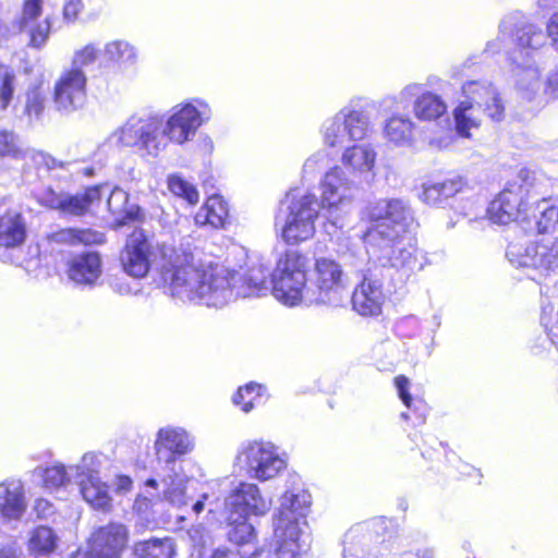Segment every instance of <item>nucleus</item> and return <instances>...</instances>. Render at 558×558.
<instances>
[{
    "mask_svg": "<svg viewBox=\"0 0 558 558\" xmlns=\"http://www.w3.org/2000/svg\"><path fill=\"white\" fill-rule=\"evenodd\" d=\"M209 499V495L207 493H204L202 496H201V499H198L196 502H194L192 505V511L195 513V514H199L201 512H203L205 510V504L206 501Z\"/></svg>",
    "mask_w": 558,
    "mask_h": 558,
    "instance_id": "obj_61",
    "label": "nucleus"
},
{
    "mask_svg": "<svg viewBox=\"0 0 558 558\" xmlns=\"http://www.w3.org/2000/svg\"><path fill=\"white\" fill-rule=\"evenodd\" d=\"M129 533L120 523H110L95 530L88 539L85 558H121L128 545Z\"/></svg>",
    "mask_w": 558,
    "mask_h": 558,
    "instance_id": "obj_20",
    "label": "nucleus"
},
{
    "mask_svg": "<svg viewBox=\"0 0 558 558\" xmlns=\"http://www.w3.org/2000/svg\"><path fill=\"white\" fill-rule=\"evenodd\" d=\"M238 278L236 298L262 296L271 291V274L264 264L252 266L243 279L240 276Z\"/></svg>",
    "mask_w": 558,
    "mask_h": 558,
    "instance_id": "obj_26",
    "label": "nucleus"
},
{
    "mask_svg": "<svg viewBox=\"0 0 558 558\" xmlns=\"http://www.w3.org/2000/svg\"><path fill=\"white\" fill-rule=\"evenodd\" d=\"M501 49V43L500 39L497 38L496 40L489 41L486 47L487 52L496 53L500 51Z\"/></svg>",
    "mask_w": 558,
    "mask_h": 558,
    "instance_id": "obj_63",
    "label": "nucleus"
},
{
    "mask_svg": "<svg viewBox=\"0 0 558 558\" xmlns=\"http://www.w3.org/2000/svg\"><path fill=\"white\" fill-rule=\"evenodd\" d=\"M213 110L202 98L178 104L166 117L147 114L131 117L110 136L116 144L136 147L153 157L165 150L169 142L183 145L191 142L197 130L211 119Z\"/></svg>",
    "mask_w": 558,
    "mask_h": 558,
    "instance_id": "obj_2",
    "label": "nucleus"
},
{
    "mask_svg": "<svg viewBox=\"0 0 558 558\" xmlns=\"http://www.w3.org/2000/svg\"><path fill=\"white\" fill-rule=\"evenodd\" d=\"M311 283L313 287H308L307 304L338 306L345 298L347 277L341 265L331 258L315 259Z\"/></svg>",
    "mask_w": 558,
    "mask_h": 558,
    "instance_id": "obj_12",
    "label": "nucleus"
},
{
    "mask_svg": "<svg viewBox=\"0 0 558 558\" xmlns=\"http://www.w3.org/2000/svg\"><path fill=\"white\" fill-rule=\"evenodd\" d=\"M512 76L517 88L531 98L542 86L541 71L532 57L509 56Z\"/></svg>",
    "mask_w": 558,
    "mask_h": 558,
    "instance_id": "obj_25",
    "label": "nucleus"
},
{
    "mask_svg": "<svg viewBox=\"0 0 558 558\" xmlns=\"http://www.w3.org/2000/svg\"><path fill=\"white\" fill-rule=\"evenodd\" d=\"M538 207H541V205ZM536 228L537 232L542 234L558 232V206L539 208Z\"/></svg>",
    "mask_w": 558,
    "mask_h": 558,
    "instance_id": "obj_48",
    "label": "nucleus"
},
{
    "mask_svg": "<svg viewBox=\"0 0 558 558\" xmlns=\"http://www.w3.org/2000/svg\"><path fill=\"white\" fill-rule=\"evenodd\" d=\"M105 59L117 65L119 69H129L136 62L135 48L125 40H112L105 45Z\"/></svg>",
    "mask_w": 558,
    "mask_h": 558,
    "instance_id": "obj_35",
    "label": "nucleus"
},
{
    "mask_svg": "<svg viewBox=\"0 0 558 558\" xmlns=\"http://www.w3.org/2000/svg\"><path fill=\"white\" fill-rule=\"evenodd\" d=\"M34 508L38 513H41L43 515H48L49 513H51L52 505L45 499H37L35 501Z\"/></svg>",
    "mask_w": 558,
    "mask_h": 558,
    "instance_id": "obj_59",
    "label": "nucleus"
},
{
    "mask_svg": "<svg viewBox=\"0 0 558 558\" xmlns=\"http://www.w3.org/2000/svg\"><path fill=\"white\" fill-rule=\"evenodd\" d=\"M0 558H22V551L15 545L0 547Z\"/></svg>",
    "mask_w": 558,
    "mask_h": 558,
    "instance_id": "obj_57",
    "label": "nucleus"
},
{
    "mask_svg": "<svg viewBox=\"0 0 558 558\" xmlns=\"http://www.w3.org/2000/svg\"><path fill=\"white\" fill-rule=\"evenodd\" d=\"M229 216L227 203L219 195H213L195 215V222L198 226H210L218 229L223 228Z\"/></svg>",
    "mask_w": 558,
    "mask_h": 558,
    "instance_id": "obj_30",
    "label": "nucleus"
},
{
    "mask_svg": "<svg viewBox=\"0 0 558 558\" xmlns=\"http://www.w3.org/2000/svg\"><path fill=\"white\" fill-rule=\"evenodd\" d=\"M153 241L143 230H134L126 239L120 255L123 271L133 278L141 279L147 276L153 256Z\"/></svg>",
    "mask_w": 558,
    "mask_h": 558,
    "instance_id": "obj_18",
    "label": "nucleus"
},
{
    "mask_svg": "<svg viewBox=\"0 0 558 558\" xmlns=\"http://www.w3.org/2000/svg\"><path fill=\"white\" fill-rule=\"evenodd\" d=\"M415 122L408 116L393 114L388 118L384 126V137L391 144L408 147L415 140Z\"/></svg>",
    "mask_w": 558,
    "mask_h": 558,
    "instance_id": "obj_28",
    "label": "nucleus"
},
{
    "mask_svg": "<svg viewBox=\"0 0 558 558\" xmlns=\"http://www.w3.org/2000/svg\"><path fill=\"white\" fill-rule=\"evenodd\" d=\"M68 277L77 286L93 288L102 275V259L98 252L87 251L68 262Z\"/></svg>",
    "mask_w": 558,
    "mask_h": 558,
    "instance_id": "obj_22",
    "label": "nucleus"
},
{
    "mask_svg": "<svg viewBox=\"0 0 558 558\" xmlns=\"http://www.w3.org/2000/svg\"><path fill=\"white\" fill-rule=\"evenodd\" d=\"M98 56L99 48L97 45L89 43L84 47L74 50L70 69L83 71V68L94 64L98 59Z\"/></svg>",
    "mask_w": 558,
    "mask_h": 558,
    "instance_id": "obj_46",
    "label": "nucleus"
},
{
    "mask_svg": "<svg viewBox=\"0 0 558 558\" xmlns=\"http://www.w3.org/2000/svg\"><path fill=\"white\" fill-rule=\"evenodd\" d=\"M322 217L325 232L333 235L342 229L344 217L354 198V180L341 166H333L326 171L319 182Z\"/></svg>",
    "mask_w": 558,
    "mask_h": 558,
    "instance_id": "obj_8",
    "label": "nucleus"
},
{
    "mask_svg": "<svg viewBox=\"0 0 558 558\" xmlns=\"http://www.w3.org/2000/svg\"><path fill=\"white\" fill-rule=\"evenodd\" d=\"M328 154L320 149L312 154L303 165L302 180L311 181L327 166Z\"/></svg>",
    "mask_w": 558,
    "mask_h": 558,
    "instance_id": "obj_47",
    "label": "nucleus"
},
{
    "mask_svg": "<svg viewBox=\"0 0 558 558\" xmlns=\"http://www.w3.org/2000/svg\"><path fill=\"white\" fill-rule=\"evenodd\" d=\"M58 536L46 525L34 529L29 534L28 550L36 557H48L57 548Z\"/></svg>",
    "mask_w": 558,
    "mask_h": 558,
    "instance_id": "obj_37",
    "label": "nucleus"
},
{
    "mask_svg": "<svg viewBox=\"0 0 558 558\" xmlns=\"http://www.w3.org/2000/svg\"><path fill=\"white\" fill-rule=\"evenodd\" d=\"M226 521L228 522V538L230 542L235 544L250 543L255 537L254 526L247 522V517L231 519V514H226Z\"/></svg>",
    "mask_w": 558,
    "mask_h": 558,
    "instance_id": "obj_41",
    "label": "nucleus"
},
{
    "mask_svg": "<svg viewBox=\"0 0 558 558\" xmlns=\"http://www.w3.org/2000/svg\"><path fill=\"white\" fill-rule=\"evenodd\" d=\"M194 445L193 436L179 426H166L156 434L154 453L158 480L148 478L145 486L157 489L159 481L162 498L178 508L190 502L186 494L190 478L184 472L182 458L193 451Z\"/></svg>",
    "mask_w": 558,
    "mask_h": 558,
    "instance_id": "obj_4",
    "label": "nucleus"
},
{
    "mask_svg": "<svg viewBox=\"0 0 558 558\" xmlns=\"http://www.w3.org/2000/svg\"><path fill=\"white\" fill-rule=\"evenodd\" d=\"M395 385H396L398 395H399L400 399L402 400L403 404L405 407L410 408L411 401H412V397L409 391L410 380L405 376L400 375L395 378Z\"/></svg>",
    "mask_w": 558,
    "mask_h": 558,
    "instance_id": "obj_54",
    "label": "nucleus"
},
{
    "mask_svg": "<svg viewBox=\"0 0 558 558\" xmlns=\"http://www.w3.org/2000/svg\"><path fill=\"white\" fill-rule=\"evenodd\" d=\"M377 151L372 144L353 143L342 150L341 167L353 178L371 183L376 177Z\"/></svg>",
    "mask_w": 558,
    "mask_h": 558,
    "instance_id": "obj_21",
    "label": "nucleus"
},
{
    "mask_svg": "<svg viewBox=\"0 0 558 558\" xmlns=\"http://www.w3.org/2000/svg\"><path fill=\"white\" fill-rule=\"evenodd\" d=\"M84 8L82 0H68L63 7V19L74 22Z\"/></svg>",
    "mask_w": 558,
    "mask_h": 558,
    "instance_id": "obj_55",
    "label": "nucleus"
},
{
    "mask_svg": "<svg viewBox=\"0 0 558 558\" xmlns=\"http://www.w3.org/2000/svg\"><path fill=\"white\" fill-rule=\"evenodd\" d=\"M320 211L319 199L314 193L301 194L298 190L288 192L276 216V227L280 230L281 239L289 245L312 239Z\"/></svg>",
    "mask_w": 558,
    "mask_h": 558,
    "instance_id": "obj_6",
    "label": "nucleus"
},
{
    "mask_svg": "<svg viewBox=\"0 0 558 558\" xmlns=\"http://www.w3.org/2000/svg\"><path fill=\"white\" fill-rule=\"evenodd\" d=\"M189 536L194 546L202 549L199 553L201 558H243L236 549L227 547H218L213 550L207 549L206 547L213 544V537L201 524L192 526L189 531Z\"/></svg>",
    "mask_w": 558,
    "mask_h": 558,
    "instance_id": "obj_33",
    "label": "nucleus"
},
{
    "mask_svg": "<svg viewBox=\"0 0 558 558\" xmlns=\"http://www.w3.org/2000/svg\"><path fill=\"white\" fill-rule=\"evenodd\" d=\"M311 502V495L301 488L287 490L280 497L272 517L276 558H305L310 549L305 529Z\"/></svg>",
    "mask_w": 558,
    "mask_h": 558,
    "instance_id": "obj_5",
    "label": "nucleus"
},
{
    "mask_svg": "<svg viewBox=\"0 0 558 558\" xmlns=\"http://www.w3.org/2000/svg\"><path fill=\"white\" fill-rule=\"evenodd\" d=\"M236 465L247 477L266 482L278 476L287 468V459L269 441L242 442L235 457Z\"/></svg>",
    "mask_w": 558,
    "mask_h": 558,
    "instance_id": "obj_11",
    "label": "nucleus"
},
{
    "mask_svg": "<svg viewBox=\"0 0 558 558\" xmlns=\"http://www.w3.org/2000/svg\"><path fill=\"white\" fill-rule=\"evenodd\" d=\"M161 277L172 296L208 307H223L236 298L239 274L220 265L195 263L191 252L158 245Z\"/></svg>",
    "mask_w": 558,
    "mask_h": 558,
    "instance_id": "obj_1",
    "label": "nucleus"
},
{
    "mask_svg": "<svg viewBox=\"0 0 558 558\" xmlns=\"http://www.w3.org/2000/svg\"><path fill=\"white\" fill-rule=\"evenodd\" d=\"M506 255L513 266L531 268L547 276L558 269V236L547 235L524 247L511 243Z\"/></svg>",
    "mask_w": 558,
    "mask_h": 558,
    "instance_id": "obj_14",
    "label": "nucleus"
},
{
    "mask_svg": "<svg viewBox=\"0 0 558 558\" xmlns=\"http://www.w3.org/2000/svg\"><path fill=\"white\" fill-rule=\"evenodd\" d=\"M24 156L19 145V140L13 132L0 130V157H12L15 159Z\"/></svg>",
    "mask_w": 558,
    "mask_h": 558,
    "instance_id": "obj_49",
    "label": "nucleus"
},
{
    "mask_svg": "<svg viewBox=\"0 0 558 558\" xmlns=\"http://www.w3.org/2000/svg\"><path fill=\"white\" fill-rule=\"evenodd\" d=\"M529 170H521L518 180L507 186L489 203L486 209L488 220L495 225H508L525 214L532 198V184L527 182Z\"/></svg>",
    "mask_w": 558,
    "mask_h": 558,
    "instance_id": "obj_13",
    "label": "nucleus"
},
{
    "mask_svg": "<svg viewBox=\"0 0 558 558\" xmlns=\"http://www.w3.org/2000/svg\"><path fill=\"white\" fill-rule=\"evenodd\" d=\"M34 159L38 166L45 167L48 170L64 168L66 165L65 162L60 161V160L56 159L54 157H52L51 155L46 154V153H37L34 157Z\"/></svg>",
    "mask_w": 558,
    "mask_h": 558,
    "instance_id": "obj_56",
    "label": "nucleus"
},
{
    "mask_svg": "<svg viewBox=\"0 0 558 558\" xmlns=\"http://www.w3.org/2000/svg\"><path fill=\"white\" fill-rule=\"evenodd\" d=\"M430 145L432 146H435L439 149H444V148H447L451 145L452 143V135L451 134H448L446 136H444L440 140H436V138H433L430 140Z\"/></svg>",
    "mask_w": 558,
    "mask_h": 558,
    "instance_id": "obj_60",
    "label": "nucleus"
},
{
    "mask_svg": "<svg viewBox=\"0 0 558 558\" xmlns=\"http://www.w3.org/2000/svg\"><path fill=\"white\" fill-rule=\"evenodd\" d=\"M465 100L454 109L456 130L470 137V130L481 125L485 114L494 121L505 117V105L497 88L488 81H470L462 86Z\"/></svg>",
    "mask_w": 558,
    "mask_h": 558,
    "instance_id": "obj_7",
    "label": "nucleus"
},
{
    "mask_svg": "<svg viewBox=\"0 0 558 558\" xmlns=\"http://www.w3.org/2000/svg\"><path fill=\"white\" fill-rule=\"evenodd\" d=\"M469 186L468 179L461 174H452L441 182H427L422 185L420 199L430 207L444 208L457 194Z\"/></svg>",
    "mask_w": 558,
    "mask_h": 558,
    "instance_id": "obj_24",
    "label": "nucleus"
},
{
    "mask_svg": "<svg viewBox=\"0 0 558 558\" xmlns=\"http://www.w3.org/2000/svg\"><path fill=\"white\" fill-rule=\"evenodd\" d=\"M34 474L41 478L43 486L49 490L64 488L72 483L74 478L73 472L70 466L62 463H53L46 466H37Z\"/></svg>",
    "mask_w": 558,
    "mask_h": 558,
    "instance_id": "obj_34",
    "label": "nucleus"
},
{
    "mask_svg": "<svg viewBox=\"0 0 558 558\" xmlns=\"http://www.w3.org/2000/svg\"><path fill=\"white\" fill-rule=\"evenodd\" d=\"M77 484L84 500L94 509L108 511L111 508L112 498L109 488L99 477L82 478Z\"/></svg>",
    "mask_w": 558,
    "mask_h": 558,
    "instance_id": "obj_31",
    "label": "nucleus"
},
{
    "mask_svg": "<svg viewBox=\"0 0 558 558\" xmlns=\"http://www.w3.org/2000/svg\"><path fill=\"white\" fill-rule=\"evenodd\" d=\"M168 187L172 194L185 199L189 204H196L198 202L196 187L179 174L168 177Z\"/></svg>",
    "mask_w": 558,
    "mask_h": 558,
    "instance_id": "obj_43",
    "label": "nucleus"
},
{
    "mask_svg": "<svg viewBox=\"0 0 558 558\" xmlns=\"http://www.w3.org/2000/svg\"><path fill=\"white\" fill-rule=\"evenodd\" d=\"M104 460L105 456L101 453L87 452L82 457L80 463L70 465V470L73 472L76 482L82 478H97Z\"/></svg>",
    "mask_w": 558,
    "mask_h": 558,
    "instance_id": "obj_40",
    "label": "nucleus"
},
{
    "mask_svg": "<svg viewBox=\"0 0 558 558\" xmlns=\"http://www.w3.org/2000/svg\"><path fill=\"white\" fill-rule=\"evenodd\" d=\"M41 11V0H26L23 5L20 27H28V24L35 23V20L40 16Z\"/></svg>",
    "mask_w": 558,
    "mask_h": 558,
    "instance_id": "obj_52",
    "label": "nucleus"
},
{
    "mask_svg": "<svg viewBox=\"0 0 558 558\" xmlns=\"http://www.w3.org/2000/svg\"><path fill=\"white\" fill-rule=\"evenodd\" d=\"M369 217L378 221L364 238L369 263L391 267L407 278L424 268L425 256L407 236L413 222L407 203L397 198L379 199L371 206Z\"/></svg>",
    "mask_w": 558,
    "mask_h": 558,
    "instance_id": "obj_3",
    "label": "nucleus"
},
{
    "mask_svg": "<svg viewBox=\"0 0 558 558\" xmlns=\"http://www.w3.org/2000/svg\"><path fill=\"white\" fill-rule=\"evenodd\" d=\"M128 197V193L122 189H113L107 199V206L109 211H111L113 215L126 213V216L130 219H133V213L128 211L126 209Z\"/></svg>",
    "mask_w": 558,
    "mask_h": 558,
    "instance_id": "obj_51",
    "label": "nucleus"
},
{
    "mask_svg": "<svg viewBox=\"0 0 558 558\" xmlns=\"http://www.w3.org/2000/svg\"><path fill=\"white\" fill-rule=\"evenodd\" d=\"M270 507L271 501L262 496L258 486L246 482H241L225 500L226 514L236 520L251 514L264 515Z\"/></svg>",
    "mask_w": 558,
    "mask_h": 558,
    "instance_id": "obj_19",
    "label": "nucleus"
},
{
    "mask_svg": "<svg viewBox=\"0 0 558 558\" xmlns=\"http://www.w3.org/2000/svg\"><path fill=\"white\" fill-rule=\"evenodd\" d=\"M262 386L255 383H250L244 387H240L233 396V403L241 405L242 411L248 413L254 408L256 399L260 398Z\"/></svg>",
    "mask_w": 558,
    "mask_h": 558,
    "instance_id": "obj_45",
    "label": "nucleus"
},
{
    "mask_svg": "<svg viewBox=\"0 0 558 558\" xmlns=\"http://www.w3.org/2000/svg\"><path fill=\"white\" fill-rule=\"evenodd\" d=\"M26 238V222L19 213H8L0 217V246L16 247Z\"/></svg>",
    "mask_w": 558,
    "mask_h": 558,
    "instance_id": "obj_29",
    "label": "nucleus"
},
{
    "mask_svg": "<svg viewBox=\"0 0 558 558\" xmlns=\"http://www.w3.org/2000/svg\"><path fill=\"white\" fill-rule=\"evenodd\" d=\"M355 530H351L345 534L343 558H376L361 543L354 542Z\"/></svg>",
    "mask_w": 558,
    "mask_h": 558,
    "instance_id": "obj_50",
    "label": "nucleus"
},
{
    "mask_svg": "<svg viewBox=\"0 0 558 558\" xmlns=\"http://www.w3.org/2000/svg\"><path fill=\"white\" fill-rule=\"evenodd\" d=\"M352 266L361 271L363 276V279L355 287L351 295L353 310L361 316L374 317L380 315L386 295L384 293L383 282L376 271L384 267L378 264L369 263V258L367 259V267L365 269H360L356 263H353Z\"/></svg>",
    "mask_w": 558,
    "mask_h": 558,
    "instance_id": "obj_15",
    "label": "nucleus"
},
{
    "mask_svg": "<svg viewBox=\"0 0 558 558\" xmlns=\"http://www.w3.org/2000/svg\"><path fill=\"white\" fill-rule=\"evenodd\" d=\"M22 31H26L29 36L28 45L33 48H43L50 35L51 23L49 19H45L40 22L28 24V27H20Z\"/></svg>",
    "mask_w": 558,
    "mask_h": 558,
    "instance_id": "obj_44",
    "label": "nucleus"
},
{
    "mask_svg": "<svg viewBox=\"0 0 558 558\" xmlns=\"http://www.w3.org/2000/svg\"><path fill=\"white\" fill-rule=\"evenodd\" d=\"M414 116L422 121H433L447 112V105L437 95L424 93L413 104Z\"/></svg>",
    "mask_w": 558,
    "mask_h": 558,
    "instance_id": "obj_36",
    "label": "nucleus"
},
{
    "mask_svg": "<svg viewBox=\"0 0 558 558\" xmlns=\"http://www.w3.org/2000/svg\"><path fill=\"white\" fill-rule=\"evenodd\" d=\"M135 554L138 558H173L175 543L171 537L151 538L137 543Z\"/></svg>",
    "mask_w": 558,
    "mask_h": 558,
    "instance_id": "obj_38",
    "label": "nucleus"
},
{
    "mask_svg": "<svg viewBox=\"0 0 558 558\" xmlns=\"http://www.w3.org/2000/svg\"><path fill=\"white\" fill-rule=\"evenodd\" d=\"M372 128L367 111L347 106L323 122L320 126L323 144L328 148L344 149L350 143L367 138Z\"/></svg>",
    "mask_w": 558,
    "mask_h": 558,
    "instance_id": "obj_10",
    "label": "nucleus"
},
{
    "mask_svg": "<svg viewBox=\"0 0 558 558\" xmlns=\"http://www.w3.org/2000/svg\"><path fill=\"white\" fill-rule=\"evenodd\" d=\"M27 509L24 483L7 478L0 483V519L3 522H19Z\"/></svg>",
    "mask_w": 558,
    "mask_h": 558,
    "instance_id": "obj_23",
    "label": "nucleus"
},
{
    "mask_svg": "<svg viewBox=\"0 0 558 558\" xmlns=\"http://www.w3.org/2000/svg\"><path fill=\"white\" fill-rule=\"evenodd\" d=\"M104 190L105 187L96 185L86 189L83 193L74 195L65 193L60 211L66 215L82 216L95 201L101 198Z\"/></svg>",
    "mask_w": 558,
    "mask_h": 558,
    "instance_id": "obj_32",
    "label": "nucleus"
},
{
    "mask_svg": "<svg viewBox=\"0 0 558 558\" xmlns=\"http://www.w3.org/2000/svg\"><path fill=\"white\" fill-rule=\"evenodd\" d=\"M417 558H435V551L430 548H424L416 554Z\"/></svg>",
    "mask_w": 558,
    "mask_h": 558,
    "instance_id": "obj_64",
    "label": "nucleus"
},
{
    "mask_svg": "<svg viewBox=\"0 0 558 558\" xmlns=\"http://www.w3.org/2000/svg\"><path fill=\"white\" fill-rule=\"evenodd\" d=\"M306 270L303 256L296 251L282 255L271 272V293L282 304L296 306L307 304Z\"/></svg>",
    "mask_w": 558,
    "mask_h": 558,
    "instance_id": "obj_9",
    "label": "nucleus"
},
{
    "mask_svg": "<svg viewBox=\"0 0 558 558\" xmlns=\"http://www.w3.org/2000/svg\"><path fill=\"white\" fill-rule=\"evenodd\" d=\"M87 76L84 71L65 69L54 83L53 104L57 111L73 113L85 105Z\"/></svg>",
    "mask_w": 558,
    "mask_h": 558,
    "instance_id": "obj_16",
    "label": "nucleus"
},
{
    "mask_svg": "<svg viewBox=\"0 0 558 558\" xmlns=\"http://www.w3.org/2000/svg\"><path fill=\"white\" fill-rule=\"evenodd\" d=\"M64 192H56L52 189H46L37 196L38 202L50 209L61 210L63 205Z\"/></svg>",
    "mask_w": 558,
    "mask_h": 558,
    "instance_id": "obj_53",
    "label": "nucleus"
},
{
    "mask_svg": "<svg viewBox=\"0 0 558 558\" xmlns=\"http://www.w3.org/2000/svg\"><path fill=\"white\" fill-rule=\"evenodd\" d=\"M15 73L13 69L0 63V110L9 108L15 93Z\"/></svg>",
    "mask_w": 558,
    "mask_h": 558,
    "instance_id": "obj_42",
    "label": "nucleus"
},
{
    "mask_svg": "<svg viewBox=\"0 0 558 558\" xmlns=\"http://www.w3.org/2000/svg\"><path fill=\"white\" fill-rule=\"evenodd\" d=\"M47 104V94L41 84L29 86L25 93L23 116L28 123L41 120Z\"/></svg>",
    "mask_w": 558,
    "mask_h": 558,
    "instance_id": "obj_39",
    "label": "nucleus"
},
{
    "mask_svg": "<svg viewBox=\"0 0 558 558\" xmlns=\"http://www.w3.org/2000/svg\"><path fill=\"white\" fill-rule=\"evenodd\" d=\"M105 234L92 229L65 228L48 233L40 245H49L54 250V245H94L105 243Z\"/></svg>",
    "mask_w": 558,
    "mask_h": 558,
    "instance_id": "obj_27",
    "label": "nucleus"
},
{
    "mask_svg": "<svg viewBox=\"0 0 558 558\" xmlns=\"http://www.w3.org/2000/svg\"><path fill=\"white\" fill-rule=\"evenodd\" d=\"M132 487V480L129 476L121 475L116 480V490L118 493L129 492Z\"/></svg>",
    "mask_w": 558,
    "mask_h": 558,
    "instance_id": "obj_58",
    "label": "nucleus"
},
{
    "mask_svg": "<svg viewBox=\"0 0 558 558\" xmlns=\"http://www.w3.org/2000/svg\"><path fill=\"white\" fill-rule=\"evenodd\" d=\"M548 39L556 52H558V11L554 13L546 23V29L542 26L524 22L517 26L514 32V41L517 49L509 56L532 57V52L543 48Z\"/></svg>",
    "mask_w": 558,
    "mask_h": 558,
    "instance_id": "obj_17",
    "label": "nucleus"
},
{
    "mask_svg": "<svg viewBox=\"0 0 558 558\" xmlns=\"http://www.w3.org/2000/svg\"><path fill=\"white\" fill-rule=\"evenodd\" d=\"M554 312V306L551 305H544L541 316V323L548 328L549 323L551 322V314Z\"/></svg>",
    "mask_w": 558,
    "mask_h": 558,
    "instance_id": "obj_62",
    "label": "nucleus"
}]
</instances>
